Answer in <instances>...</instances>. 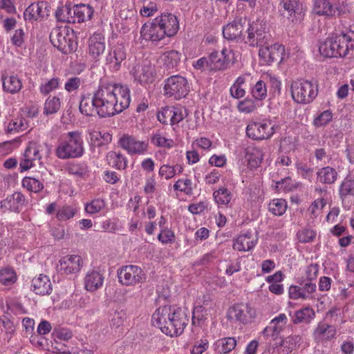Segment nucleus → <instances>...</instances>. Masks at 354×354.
I'll use <instances>...</instances> for the list:
<instances>
[{"mask_svg": "<svg viewBox=\"0 0 354 354\" xmlns=\"http://www.w3.org/2000/svg\"><path fill=\"white\" fill-rule=\"evenodd\" d=\"M33 291L39 295H50L52 291V284L49 277L45 274H39L32 280Z\"/></svg>", "mask_w": 354, "mask_h": 354, "instance_id": "cd10ccee", "label": "nucleus"}, {"mask_svg": "<svg viewBox=\"0 0 354 354\" xmlns=\"http://www.w3.org/2000/svg\"><path fill=\"white\" fill-rule=\"evenodd\" d=\"M59 84V79L54 77L48 80L47 82L41 84L39 87L40 92L44 95H47L53 90L58 88Z\"/></svg>", "mask_w": 354, "mask_h": 354, "instance_id": "052dcab7", "label": "nucleus"}, {"mask_svg": "<svg viewBox=\"0 0 354 354\" xmlns=\"http://www.w3.org/2000/svg\"><path fill=\"white\" fill-rule=\"evenodd\" d=\"M255 245V242L252 239L251 233L239 235L233 244V248L238 251H249Z\"/></svg>", "mask_w": 354, "mask_h": 354, "instance_id": "72a5a7b5", "label": "nucleus"}, {"mask_svg": "<svg viewBox=\"0 0 354 354\" xmlns=\"http://www.w3.org/2000/svg\"><path fill=\"white\" fill-rule=\"evenodd\" d=\"M94 10L92 6L86 4H77L73 6V14L75 19V23H81L90 20L92 18Z\"/></svg>", "mask_w": 354, "mask_h": 354, "instance_id": "7c9ffc66", "label": "nucleus"}, {"mask_svg": "<svg viewBox=\"0 0 354 354\" xmlns=\"http://www.w3.org/2000/svg\"><path fill=\"white\" fill-rule=\"evenodd\" d=\"M152 324L171 337L180 335L188 324L189 319L185 311L177 306H160L153 313Z\"/></svg>", "mask_w": 354, "mask_h": 354, "instance_id": "f03ea898", "label": "nucleus"}, {"mask_svg": "<svg viewBox=\"0 0 354 354\" xmlns=\"http://www.w3.org/2000/svg\"><path fill=\"white\" fill-rule=\"evenodd\" d=\"M237 109L241 113H250L257 109V105L252 98L246 97L244 100L239 101L237 105Z\"/></svg>", "mask_w": 354, "mask_h": 354, "instance_id": "6e6d98bb", "label": "nucleus"}, {"mask_svg": "<svg viewBox=\"0 0 354 354\" xmlns=\"http://www.w3.org/2000/svg\"><path fill=\"white\" fill-rule=\"evenodd\" d=\"M77 212L76 207L65 205L57 209L56 218L59 221H66L74 217Z\"/></svg>", "mask_w": 354, "mask_h": 354, "instance_id": "79ce46f5", "label": "nucleus"}, {"mask_svg": "<svg viewBox=\"0 0 354 354\" xmlns=\"http://www.w3.org/2000/svg\"><path fill=\"white\" fill-rule=\"evenodd\" d=\"M337 330L333 325L319 322L313 332V338L317 343L328 342L335 337Z\"/></svg>", "mask_w": 354, "mask_h": 354, "instance_id": "a878e982", "label": "nucleus"}, {"mask_svg": "<svg viewBox=\"0 0 354 354\" xmlns=\"http://www.w3.org/2000/svg\"><path fill=\"white\" fill-rule=\"evenodd\" d=\"M263 151L259 148L248 147L245 149V158L248 165L252 168L258 167L263 160Z\"/></svg>", "mask_w": 354, "mask_h": 354, "instance_id": "473e14b6", "label": "nucleus"}, {"mask_svg": "<svg viewBox=\"0 0 354 354\" xmlns=\"http://www.w3.org/2000/svg\"><path fill=\"white\" fill-rule=\"evenodd\" d=\"M164 89L167 96L180 100L189 93V84L185 77L176 75L165 80Z\"/></svg>", "mask_w": 354, "mask_h": 354, "instance_id": "6e6552de", "label": "nucleus"}, {"mask_svg": "<svg viewBox=\"0 0 354 354\" xmlns=\"http://www.w3.org/2000/svg\"><path fill=\"white\" fill-rule=\"evenodd\" d=\"M246 19L244 18L235 19L223 28V37L228 40L243 41V31Z\"/></svg>", "mask_w": 354, "mask_h": 354, "instance_id": "6ab92c4d", "label": "nucleus"}, {"mask_svg": "<svg viewBox=\"0 0 354 354\" xmlns=\"http://www.w3.org/2000/svg\"><path fill=\"white\" fill-rule=\"evenodd\" d=\"M44 180L35 176H26L22 179V187L30 192L39 193L44 189Z\"/></svg>", "mask_w": 354, "mask_h": 354, "instance_id": "f704fd0d", "label": "nucleus"}, {"mask_svg": "<svg viewBox=\"0 0 354 354\" xmlns=\"http://www.w3.org/2000/svg\"><path fill=\"white\" fill-rule=\"evenodd\" d=\"M120 146L126 150L129 154H144L149 147V143L146 140H139L132 136L123 135L119 140Z\"/></svg>", "mask_w": 354, "mask_h": 354, "instance_id": "4468645a", "label": "nucleus"}, {"mask_svg": "<svg viewBox=\"0 0 354 354\" xmlns=\"http://www.w3.org/2000/svg\"><path fill=\"white\" fill-rule=\"evenodd\" d=\"M133 75L135 80L140 84L151 83L155 80V68L151 62L145 59L141 64H138L133 70Z\"/></svg>", "mask_w": 354, "mask_h": 354, "instance_id": "2eb2a0df", "label": "nucleus"}, {"mask_svg": "<svg viewBox=\"0 0 354 354\" xmlns=\"http://www.w3.org/2000/svg\"><path fill=\"white\" fill-rule=\"evenodd\" d=\"M49 37L52 44L64 54H69L77 50L76 35L73 29L69 27L54 28Z\"/></svg>", "mask_w": 354, "mask_h": 354, "instance_id": "39448f33", "label": "nucleus"}, {"mask_svg": "<svg viewBox=\"0 0 354 354\" xmlns=\"http://www.w3.org/2000/svg\"><path fill=\"white\" fill-rule=\"evenodd\" d=\"M331 111L328 110L324 111L314 119L313 124L317 127L325 126L331 120Z\"/></svg>", "mask_w": 354, "mask_h": 354, "instance_id": "69168bd1", "label": "nucleus"}, {"mask_svg": "<svg viewBox=\"0 0 354 354\" xmlns=\"http://www.w3.org/2000/svg\"><path fill=\"white\" fill-rule=\"evenodd\" d=\"M130 102V90L127 86L101 82L91 97L90 95H82L79 109L87 116L96 113L101 118H110L127 109Z\"/></svg>", "mask_w": 354, "mask_h": 354, "instance_id": "f257e3e1", "label": "nucleus"}, {"mask_svg": "<svg viewBox=\"0 0 354 354\" xmlns=\"http://www.w3.org/2000/svg\"><path fill=\"white\" fill-rule=\"evenodd\" d=\"M56 156L62 160L77 158L84 153V142L79 131H70L55 151Z\"/></svg>", "mask_w": 354, "mask_h": 354, "instance_id": "20e7f679", "label": "nucleus"}, {"mask_svg": "<svg viewBox=\"0 0 354 354\" xmlns=\"http://www.w3.org/2000/svg\"><path fill=\"white\" fill-rule=\"evenodd\" d=\"M287 209V203L284 199L277 198L269 203V211L276 216L283 215Z\"/></svg>", "mask_w": 354, "mask_h": 354, "instance_id": "de8ad7c7", "label": "nucleus"}, {"mask_svg": "<svg viewBox=\"0 0 354 354\" xmlns=\"http://www.w3.org/2000/svg\"><path fill=\"white\" fill-rule=\"evenodd\" d=\"M215 202L218 205H227L232 200V194L230 190L225 187H221L213 193Z\"/></svg>", "mask_w": 354, "mask_h": 354, "instance_id": "37998d69", "label": "nucleus"}, {"mask_svg": "<svg viewBox=\"0 0 354 354\" xmlns=\"http://www.w3.org/2000/svg\"><path fill=\"white\" fill-rule=\"evenodd\" d=\"M28 128L27 120L22 116L17 117L14 120L9 122L8 129V131H23Z\"/></svg>", "mask_w": 354, "mask_h": 354, "instance_id": "864d4df0", "label": "nucleus"}, {"mask_svg": "<svg viewBox=\"0 0 354 354\" xmlns=\"http://www.w3.org/2000/svg\"><path fill=\"white\" fill-rule=\"evenodd\" d=\"M316 175L317 180L322 184L331 185L337 179V171L330 166H326L318 169Z\"/></svg>", "mask_w": 354, "mask_h": 354, "instance_id": "2f4dec72", "label": "nucleus"}, {"mask_svg": "<svg viewBox=\"0 0 354 354\" xmlns=\"http://www.w3.org/2000/svg\"><path fill=\"white\" fill-rule=\"evenodd\" d=\"M254 315V311L248 305H234L227 311V318L232 322L246 323Z\"/></svg>", "mask_w": 354, "mask_h": 354, "instance_id": "4be33fe9", "label": "nucleus"}, {"mask_svg": "<svg viewBox=\"0 0 354 354\" xmlns=\"http://www.w3.org/2000/svg\"><path fill=\"white\" fill-rule=\"evenodd\" d=\"M297 239L301 243H309L313 241L316 236V233L310 229H304L297 232Z\"/></svg>", "mask_w": 354, "mask_h": 354, "instance_id": "0e129e2a", "label": "nucleus"}, {"mask_svg": "<svg viewBox=\"0 0 354 354\" xmlns=\"http://www.w3.org/2000/svg\"><path fill=\"white\" fill-rule=\"evenodd\" d=\"M158 239L163 244L171 243L175 241V235L173 231L164 227L158 234Z\"/></svg>", "mask_w": 354, "mask_h": 354, "instance_id": "774afa93", "label": "nucleus"}, {"mask_svg": "<svg viewBox=\"0 0 354 354\" xmlns=\"http://www.w3.org/2000/svg\"><path fill=\"white\" fill-rule=\"evenodd\" d=\"M260 58L266 64L281 62L285 55V47L277 43L272 45H265L259 50Z\"/></svg>", "mask_w": 354, "mask_h": 354, "instance_id": "ddd939ff", "label": "nucleus"}, {"mask_svg": "<svg viewBox=\"0 0 354 354\" xmlns=\"http://www.w3.org/2000/svg\"><path fill=\"white\" fill-rule=\"evenodd\" d=\"M315 314L313 308L306 307L295 312L292 316V322L295 324L300 323H309L314 318Z\"/></svg>", "mask_w": 354, "mask_h": 354, "instance_id": "ea45409f", "label": "nucleus"}, {"mask_svg": "<svg viewBox=\"0 0 354 354\" xmlns=\"http://www.w3.org/2000/svg\"><path fill=\"white\" fill-rule=\"evenodd\" d=\"M25 201L24 195L21 192H16L0 201V209L4 212L9 210L19 213L24 205Z\"/></svg>", "mask_w": 354, "mask_h": 354, "instance_id": "b1692460", "label": "nucleus"}, {"mask_svg": "<svg viewBox=\"0 0 354 354\" xmlns=\"http://www.w3.org/2000/svg\"><path fill=\"white\" fill-rule=\"evenodd\" d=\"M151 142L158 147H166L168 149L174 146V140L165 138L160 133H156L151 136Z\"/></svg>", "mask_w": 354, "mask_h": 354, "instance_id": "603ef678", "label": "nucleus"}, {"mask_svg": "<svg viewBox=\"0 0 354 354\" xmlns=\"http://www.w3.org/2000/svg\"><path fill=\"white\" fill-rule=\"evenodd\" d=\"M192 185V181L190 179H179L174 185V189L176 191L183 192L187 195H191L193 194Z\"/></svg>", "mask_w": 354, "mask_h": 354, "instance_id": "8fccbe9b", "label": "nucleus"}, {"mask_svg": "<svg viewBox=\"0 0 354 354\" xmlns=\"http://www.w3.org/2000/svg\"><path fill=\"white\" fill-rule=\"evenodd\" d=\"M147 1L143 0V6L140 10V14L143 17H151L158 11V6L155 2L149 1L146 3Z\"/></svg>", "mask_w": 354, "mask_h": 354, "instance_id": "bf43d9fd", "label": "nucleus"}, {"mask_svg": "<svg viewBox=\"0 0 354 354\" xmlns=\"http://www.w3.org/2000/svg\"><path fill=\"white\" fill-rule=\"evenodd\" d=\"M187 115V111L185 108L173 106L171 125L179 123Z\"/></svg>", "mask_w": 354, "mask_h": 354, "instance_id": "680f3d73", "label": "nucleus"}, {"mask_svg": "<svg viewBox=\"0 0 354 354\" xmlns=\"http://www.w3.org/2000/svg\"><path fill=\"white\" fill-rule=\"evenodd\" d=\"M317 86L311 81L300 80L291 84L292 97L297 103L311 102L317 95Z\"/></svg>", "mask_w": 354, "mask_h": 354, "instance_id": "423d86ee", "label": "nucleus"}, {"mask_svg": "<svg viewBox=\"0 0 354 354\" xmlns=\"http://www.w3.org/2000/svg\"><path fill=\"white\" fill-rule=\"evenodd\" d=\"M163 65L167 71L176 68L180 61V53L176 50H170L162 55Z\"/></svg>", "mask_w": 354, "mask_h": 354, "instance_id": "4c0bfd02", "label": "nucleus"}, {"mask_svg": "<svg viewBox=\"0 0 354 354\" xmlns=\"http://www.w3.org/2000/svg\"><path fill=\"white\" fill-rule=\"evenodd\" d=\"M50 6L48 2L40 1L31 3L24 11V17L26 21H41L49 16Z\"/></svg>", "mask_w": 354, "mask_h": 354, "instance_id": "dca6fc26", "label": "nucleus"}, {"mask_svg": "<svg viewBox=\"0 0 354 354\" xmlns=\"http://www.w3.org/2000/svg\"><path fill=\"white\" fill-rule=\"evenodd\" d=\"M275 132V125L270 120L252 122L246 127L247 136L253 140L270 138Z\"/></svg>", "mask_w": 354, "mask_h": 354, "instance_id": "1a4fd4ad", "label": "nucleus"}, {"mask_svg": "<svg viewBox=\"0 0 354 354\" xmlns=\"http://www.w3.org/2000/svg\"><path fill=\"white\" fill-rule=\"evenodd\" d=\"M65 169L68 174L78 177H83L88 171V167L84 162H69Z\"/></svg>", "mask_w": 354, "mask_h": 354, "instance_id": "c03bdc74", "label": "nucleus"}, {"mask_svg": "<svg viewBox=\"0 0 354 354\" xmlns=\"http://www.w3.org/2000/svg\"><path fill=\"white\" fill-rule=\"evenodd\" d=\"M106 160L110 166L118 169H124L127 166L126 157L120 153L109 151L106 155Z\"/></svg>", "mask_w": 354, "mask_h": 354, "instance_id": "58836bf2", "label": "nucleus"}, {"mask_svg": "<svg viewBox=\"0 0 354 354\" xmlns=\"http://www.w3.org/2000/svg\"><path fill=\"white\" fill-rule=\"evenodd\" d=\"M248 37L245 43L252 47H263L269 44L271 35L266 31V24L256 21L250 24L248 29Z\"/></svg>", "mask_w": 354, "mask_h": 354, "instance_id": "0eeeda50", "label": "nucleus"}, {"mask_svg": "<svg viewBox=\"0 0 354 354\" xmlns=\"http://www.w3.org/2000/svg\"><path fill=\"white\" fill-rule=\"evenodd\" d=\"M118 15L129 30L134 28L137 24V10L133 5L122 4Z\"/></svg>", "mask_w": 354, "mask_h": 354, "instance_id": "bb28decb", "label": "nucleus"}, {"mask_svg": "<svg viewBox=\"0 0 354 354\" xmlns=\"http://www.w3.org/2000/svg\"><path fill=\"white\" fill-rule=\"evenodd\" d=\"M104 276L98 271L93 270L87 273L84 278L85 288L90 292L100 289L104 283Z\"/></svg>", "mask_w": 354, "mask_h": 354, "instance_id": "c85d7f7f", "label": "nucleus"}, {"mask_svg": "<svg viewBox=\"0 0 354 354\" xmlns=\"http://www.w3.org/2000/svg\"><path fill=\"white\" fill-rule=\"evenodd\" d=\"M26 34L22 28L15 30L10 38L11 43L16 47H21L25 42Z\"/></svg>", "mask_w": 354, "mask_h": 354, "instance_id": "338daca9", "label": "nucleus"}, {"mask_svg": "<svg viewBox=\"0 0 354 354\" xmlns=\"http://www.w3.org/2000/svg\"><path fill=\"white\" fill-rule=\"evenodd\" d=\"M73 6L65 5L58 7L55 12V17L58 21L65 23H75V15L73 14Z\"/></svg>", "mask_w": 354, "mask_h": 354, "instance_id": "e433bc0d", "label": "nucleus"}, {"mask_svg": "<svg viewBox=\"0 0 354 354\" xmlns=\"http://www.w3.org/2000/svg\"><path fill=\"white\" fill-rule=\"evenodd\" d=\"M236 345V341L234 337H225L216 342V349L219 353H227L232 351Z\"/></svg>", "mask_w": 354, "mask_h": 354, "instance_id": "49530a36", "label": "nucleus"}, {"mask_svg": "<svg viewBox=\"0 0 354 354\" xmlns=\"http://www.w3.org/2000/svg\"><path fill=\"white\" fill-rule=\"evenodd\" d=\"M206 310L203 306L195 307L192 312V324L201 325L206 319Z\"/></svg>", "mask_w": 354, "mask_h": 354, "instance_id": "13d9d810", "label": "nucleus"}, {"mask_svg": "<svg viewBox=\"0 0 354 354\" xmlns=\"http://www.w3.org/2000/svg\"><path fill=\"white\" fill-rule=\"evenodd\" d=\"M313 11L318 15L339 17L347 13V8L342 3L332 5L328 0H315Z\"/></svg>", "mask_w": 354, "mask_h": 354, "instance_id": "f8f14e48", "label": "nucleus"}, {"mask_svg": "<svg viewBox=\"0 0 354 354\" xmlns=\"http://www.w3.org/2000/svg\"><path fill=\"white\" fill-rule=\"evenodd\" d=\"M106 203L102 199H94L91 203L86 204L85 211L90 214H93L98 213L105 207Z\"/></svg>", "mask_w": 354, "mask_h": 354, "instance_id": "4d7b16f0", "label": "nucleus"}, {"mask_svg": "<svg viewBox=\"0 0 354 354\" xmlns=\"http://www.w3.org/2000/svg\"><path fill=\"white\" fill-rule=\"evenodd\" d=\"M172 111L173 106L165 107L162 109V111L158 113V120L162 124H167L168 122H170L171 125L172 122Z\"/></svg>", "mask_w": 354, "mask_h": 354, "instance_id": "e2e57ef3", "label": "nucleus"}, {"mask_svg": "<svg viewBox=\"0 0 354 354\" xmlns=\"http://www.w3.org/2000/svg\"><path fill=\"white\" fill-rule=\"evenodd\" d=\"M339 193L343 202L354 197V178L351 176L346 177L339 186Z\"/></svg>", "mask_w": 354, "mask_h": 354, "instance_id": "c9c22d12", "label": "nucleus"}, {"mask_svg": "<svg viewBox=\"0 0 354 354\" xmlns=\"http://www.w3.org/2000/svg\"><path fill=\"white\" fill-rule=\"evenodd\" d=\"M17 281V274L10 268H4L0 270V283L3 286H10Z\"/></svg>", "mask_w": 354, "mask_h": 354, "instance_id": "a18cd8bd", "label": "nucleus"}, {"mask_svg": "<svg viewBox=\"0 0 354 354\" xmlns=\"http://www.w3.org/2000/svg\"><path fill=\"white\" fill-rule=\"evenodd\" d=\"M24 153L26 155V157L31 158L35 161L40 160L41 158L38 145L35 141L28 142Z\"/></svg>", "mask_w": 354, "mask_h": 354, "instance_id": "5fc2aeb1", "label": "nucleus"}, {"mask_svg": "<svg viewBox=\"0 0 354 354\" xmlns=\"http://www.w3.org/2000/svg\"><path fill=\"white\" fill-rule=\"evenodd\" d=\"M140 35L144 39L153 42L159 41L167 37L165 30L156 21V18L142 26Z\"/></svg>", "mask_w": 354, "mask_h": 354, "instance_id": "f3484780", "label": "nucleus"}, {"mask_svg": "<svg viewBox=\"0 0 354 354\" xmlns=\"http://www.w3.org/2000/svg\"><path fill=\"white\" fill-rule=\"evenodd\" d=\"M252 94L257 100H264L267 96L266 83L262 80L258 81L252 88Z\"/></svg>", "mask_w": 354, "mask_h": 354, "instance_id": "3c124183", "label": "nucleus"}, {"mask_svg": "<svg viewBox=\"0 0 354 354\" xmlns=\"http://www.w3.org/2000/svg\"><path fill=\"white\" fill-rule=\"evenodd\" d=\"M301 340L299 335L289 336L285 339L282 340L281 343L280 351L281 354H288L293 350L296 349Z\"/></svg>", "mask_w": 354, "mask_h": 354, "instance_id": "a19ab883", "label": "nucleus"}, {"mask_svg": "<svg viewBox=\"0 0 354 354\" xmlns=\"http://www.w3.org/2000/svg\"><path fill=\"white\" fill-rule=\"evenodd\" d=\"M106 49L105 37L100 32L93 33L88 41V54L95 60H98Z\"/></svg>", "mask_w": 354, "mask_h": 354, "instance_id": "5701e85b", "label": "nucleus"}, {"mask_svg": "<svg viewBox=\"0 0 354 354\" xmlns=\"http://www.w3.org/2000/svg\"><path fill=\"white\" fill-rule=\"evenodd\" d=\"M231 52L223 48L220 53L214 51L208 57L209 68L212 71H225L230 64V53Z\"/></svg>", "mask_w": 354, "mask_h": 354, "instance_id": "aec40b11", "label": "nucleus"}, {"mask_svg": "<svg viewBox=\"0 0 354 354\" xmlns=\"http://www.w3.org/2000/svg\"><path fill=\"white\" fill-rule=\"evenodd\" d=\"M127 58V50L122 44H117L109 50L106 61L110 66V68L114 71L120 70L122 63Z\"/></svg>", "mask_w": 354, "mask_h": 354, "instance_id": "a211bd4d", "label": "nucleus"}, {"mask_svg": "<svg viewBox=\"0 0 354 354\" xmlns=\"http://www.w3.org/2000/svg\"><path fill=\"white\" fill-rule=\"evenodd\" d=\"M60 104L59 97L55 96L48 97L44 104V113L46 115L57 113L60 109Z\"/></svg>", "mask_w": 354, "mask_h": 354, "instance_id": "09e8293b", "label": "nucleus"}, {"mask_svg": "<svg viewBox=\"0 0 354 354\" xmlns=\"http://www.w3.org/2000/svg\"><path fill=\"white\" fill-rule=\"evenodd\" d=\"M279 6L282 15L292 22H299L304 17L305 8L299 0H279Z\"/></svg>", "mask_w": 354, "mask_h": 354, "instance_id": "9b49d317", "label": "nucleus"}, {"mask_svg": "<svg viewBox=\"0 0 354 354\" xmlns=\"http://www.w3.org/2000/svg\"><path fill=\"white\" fill-rule=\"evenodd\" d=\"M349 50H354V31L330 37L319 47L320 54L326 57H344Z\"/></svg>", "mask_w": 354, "mask_h": 354, "instance_id": "7ed1b4c3", "label": "nucleus"}, {"mask_svg": "<svg viewBox=\"0 0 354 354\" xmlns=\"http://www.w3.org/2000/svg\"><path fill=\"white\" fill-rule=\"evenodd\" d=\"M156 21L165 30L167 37L174 36L179 29V22L177 17L170 12H163L156 17Z\"/></svg>", "mask_w": 354, "mask_h": 354, "instance_id": "393cba45", "label": "nucleus"}, {"mask_svg": "<svg viewBox=\"0 0 354 354\" xmlns=\"http://www.w3.org/2000/svg\"><path fill=\"white\" fill-rule=\"evenodd\" d=\"M83 261L79 255H67L59 260L58 270L65 274H76L80 271Z\"/></svg>", "mask_w": 354, "mask_h": 354, "instance_id": "412c9836", "label": "nucleus"}, {"mask_svg": "<svg viewBox=\"0 0 354 354\" xmlns=\"http://www.w3.org/2000/svg\"><path fill=\"white\" fill-rule=\"evenodd\" d=\"M119 281L125 286H134L142 283L146 279L144 271L138 266L129 265L118 270Z\"/></svg>", "mask_w": 354, "mask_h": 354, "instance_id": "9d476101", "label": "nucleus"}, {"mask_svg": "<svg viewBox=\"0 0 354 354\" xmlns=\"http://www.w3.org/2000/svg\"><path fill=\"white\" fill-rule=\"evenodd\" d=\"M3 89L5 92L15 94L22 88L21 80L15 75H2Z\"/></svg>", "mask_w": 354, "mask_h": 354, "instance_id": "c756f323", "label": "nucleus"}]
</instances>
